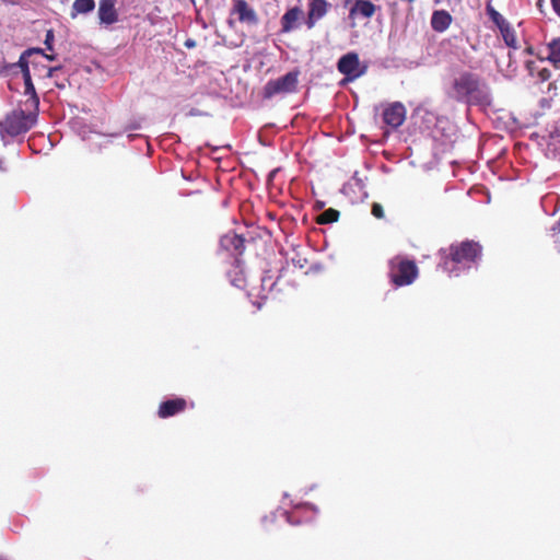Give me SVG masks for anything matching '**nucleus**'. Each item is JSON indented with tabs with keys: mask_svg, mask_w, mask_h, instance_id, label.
<instances>
[{
	"mask_svg": "<svg viewBox=\"0 0 560 560\" xmlns=\"http://www.w3.org/2000/svg\"><path fill=\"white\" fill-rule=\"evenodd\" d=\"M339 211L334 209V208H329L327 210H325L324 212H322L317 219H316V222L318 224H329V223H334V222H337L338 219H339Z\"/></svg>",
	"mask_w": 560,
	"mask_h": 560,
	"instance_id": "5701e85b",
	"label": "nucleus"
},
{
	"mask_svg": "<svg viewBox=\"0 0 560 560\" xmlns=\"http://www.w3.org/2000/svg\"><path fill=\"white\" fill-rule=\"evenodd\" d=\"M52 42H54V32L52 30H48L45 37V45L47 49L52 50Z\"/></svg>",
	"mask_w": 560,
	"mask_h": 560,
	"instance_id": "393cba45",
	"label": "nucleus"
},
{
	"mask_svg": "<svg viewBox=\"0 0 560 560\" xmlns=\"http://www.w3.org/2000/svg\"><path fill=\"white\" fill-rule=\"evenodd\" d=\"M555 13L560 18V0H550Z\"/></svg>",
	"mask_w": 560,
	"mask_h": 560,
	"instance_id": "bb28decb",
	"label": "nucleus"
},
{
	"mask_svg": "<svg viewBox=\"0 0 560 560\" xmlns=\"http://www.w3.org/2000/svg\"><path fill=\"white\" fill-rule=\"evenodd\" d=\"M480 85L479 75L469 71H463L453 80L448 95L457 102L468 103L480 92Z\"/></svg>",
	"mask_w": 560,
	"mask_h": 560,
	"instance_id": "20e7f679",
	"label": "nucleus"
},
{
	"mask_svg": "<svg viewBox=\"0 0 560 560\" xmlns=\"http://www.w3.org/2000/svg\"><path fill=\"white\" fill-rule=\"evenodd\" d=\"M486 11L490 20L495 24L505 45L512 49H517V38L514 27L505 20L490 3L487 4Z\"/></svg>",
	"mask_w": 560,
	"mask_h": 560,
	"instance_id": "0eeeda50",
	"label": "nucleus"
},
{
	"mask_svg": "<svg viewBox=\"0 0 560 560\" xmlns=\"http://www.w3.org/2000/svg\"><path fill=\"white\" fill-rule=\"evenodd\" d=\"M526 52H527V54H529V55H532V54H533V48H532V47H527V48H526Z\"/></svg>",
	"mask_w": 560,
	"mask_h": 560,
	"instance_id": "2f4dec72",
	"label": "nucleus"
},
{
	"mask_svg": "<svg viewBox=\"0 0 560 560\" xmlns=\"http://www.w3.org/2000/svg\"><path fill=\"white\" fill-rule=\"evenodd\" d=\"M34 52H42V49L40 48H30V49L25 50L20 56L18 62L14 63L15 68L19 67L21 69L24 83L32 81L31 73H30V68H28V61H27L26 57H30V56L34 55Z\"/></svg>",
	"mask_w": 560,
	"mask_h": 560,
	"instance_id": "a211bd4d",
	"label": "nucleus"
},
{
	"mask_svg": "<svg viewBox=\"0 0 560 560\" xmlns=\"http://www.w3.org/2000/svg\"><path fill=\"white\" fill-rule=\"evenodd\" d=\"M302 14L303 11L299 7L289 9L281 18L282 32H291L295 27V23Z\"/></svg>",
	"mask_w": 560,
	"mask_h": 560,
	"instance_id": "f3484780",
	"label": "nucleus"
},
{
	"mask_svg": "<svg viewBox=\"0 0 560 560\" xmlns=\"http://www.w3.org/2000/svg\"><path fill=\"white\" fill-rule=\"evenodd\" d=\"M60 68L59 67H49L46 69V77L47 78H52L55 72L58 71Z\"/></svg>",
	"mask_w": 560,
	"mask_h": 560,
	"instance_id": "cd10ccee",
	"label": "nucleus"
},
{
	"mask_svg": "<svg viewBox=\"0 0 560 560\" xmlns=\"http://www.w3.org/2000/svg\"><path fill=\"white\" fill-rule=\"evenodd\" d=\"M387 277L396 288L412 284L419 276V268L413 259L396 255L388 260Z\"/></svg>",
	"mask_w": 560,
	"mask_h": 560,
	"instance_id": "f03ea898",
	"label": "nucleus"
},
{
	"mask_svg": "<svg viewBox=\"0 0 560 560\" xmlns=\"http://www.w3.org/2000/svg\"><path fill=\"white\" fill-rule=\"evenodd\" d=\"M482 256V246L475 241L466 240L450 246L448 255L444 258L443 268L450 273L457 269H469Z\"/></svg>",
	"mask_w": 560,
	"mask_h": 560,
	"instance_id": "f257e3e1",
	"label": "nucleus"
},
{
	"mask_svg": "<svg viewBox=\"0 0 560 560\" xmlns=\"http://www.w3.org/2000/svg\"><path fill=\"white\" fill-rule=\"evenodd\" d=\"M95 1L94 0H74L71 10V18L75 19L78 14H86L94 10Z\"/></svg>",
	"mask_w": 560,
	"mask_h": 560,
	"instance_id": "aec40b11",
	"label": "nucleus"
},
{
	"mask_svg": "<svg viewBox=\"0 0 560 560\" xmlns=\"http://www.w3.org/2000/svg\"><path fill=\"white\" fill-rule=\"evenodd\" d=\"M338 71L346 75L345 81H354L365 74L366 65H361L359 55L357 52H348L340 57L337 62Z\"/></svg>",
	"mask_w": 560,
	"mask_h": 560,
	"instance_id": "423d86ee",
	"label": "nucleus"
},
{
	"mask_svg": "<svg viewBox=\"0 0 560 560\" xmlns=\"http://www.w3.org/2000/svg\"><path fill=\"white\" fill-rule=\"evenodd\" d=\"M228 277L232 285L238 289L247 288V277L244 271L243 262L240 258H234L232 269L228 271Z\"/></svg>",
	"mask_w": 560,
	"mask_h": 560,
	"instance_id": "2eb2a0df",
	"label": "nucleus"
},
{
	"mask_svg": "<svg viewBox=\"0 0 560 560\" xmlns=\"http://www.w3.org/2000/svg\"><path fill=\"white\" fill-rule=\"evenodd\" d=\"M38 109L19 108L10 113L1 124L2 130L11 137L27 132L36 124Z\"/></svg>",
	"mask_w": 560,
	"mask_h": 560,
	"instance_id": "7ed1b4c3",
	"label": "nucleus"
},
{
	"mask_svg": "<svg viewBox=\"0 0 560 560\" xmlns=\"http://www.w3.org/2000/svg\"><path fill=\"white\" fill-rule=\"evenodd\" d=\"M407 109L401 102L387 104L383 109V121L393 129L400 127L406 120Z\"/></svg>",
	"mask_w": 560,
	"mask_h": 560,
	"instance_id": "6e6552de",
	"label": "nucleus"
},
{
	"mask_svg": "<svg viewBox=\"0 0 560 560\" xmlns=\"http://www.w3.org/2000/svg\"><path fill=\"white\" fill-rule=\"evenodd\" d=\"M330 8V3L326 0H310L306 25L313 28L315 23L324 18Z\"/></svg>",
	"mask_w": 560,
	"mask_h": 560,
	"instance_id": "9b49d317",
	"label": "nucleus"
},
{
	"mask_svg": "<svg viewBox=\"0 0 560 560\" xmlns=\"http://www.w3.org/2000/svg\"><path fill=\"white\" fill-rule=\"evenodd\" d=\"M299 70H294L276 80H269L262 90L264 98H271L277 94L295 92L299 83Z\"/></svg>",
	"mask_w": 560,
	"mask_h": 560,
	"instance_id": "39448f33",
	"label": "nucleus"
},
{
	"mask_svg": "<svg viewBox=\"0 0 560 560\" xmlns=\"http://www.w3.org/2000/svg\"><path fill=\"white\" fill-rule=\"evenodd\" d=\"M39 55H43L45 58H47L48 60H55L56 56L55 55H46L44 54L43 51L42 52H38Z\"/></svg>",
	"mask_w": 560,
	"mask_h": 560,
	"instance_id": "c756f323",
	"label": "nucleus"
},
{
	"mask_svg": "<svg viewBox=\"0 0 560 560\" xmlns=\"http://www.w3.org/2000/svg\"><path fill=\"white\" fill-rule=\"evenodd\" d=\"M548 60L556 67H560V37L553 38L548 44Z\"/></svg>",
	"mask_w": 560,
	"mask_h": 560,
	"instance_id": "4be33fe9",
	"label": "nucleus"
},
{
	"mask_svg": "<svg viewBox=\"0 0 560 560\" xmlns=\"http://www.w3.org/2000/svg\"><path fill=\"white\" fill-rule=\"evenodd\" d=\"M220 245L224 250L238 258L245 250V238L233 232L226 233L221 237Z\"/></svg>",
	"mask_w": 560,
	"mask_h": 560,
	"instance_id": "9d476101",
	"label": "nucleus"
},
{
	"mask_svg": "<svg viewBox=\"0 0 560 560\" xmlns=\"http://www.w3.org/2000/svg\"><path fill=\"white\" fill-rule=\"evenodd\" d=\"M232 14H237L238 21L247 24H257L258 18L253 8L245 0H234Z\"/></svg>",
	"mask_w": 560,
	"mask_h": 560,
	"instance_id": "4468645a",
	"label": "nucleus"
},
{
	"mask_svg": "<svg viewBox=\"0 0 560 560\" xmlns=\"http://www.w3.org/2000/svg\"><path fill=\"white\" fill-rule=\"evenodd\" d=\"M116 3L117 0H100L97 13L101 24L112 25L118 21Z\"/></svg>",
	"mask_w": 560,
	"mask_h": 560,
	"instance_id": "ddd939ff",
	"label": "nucleus"
},
{
	"mask_svg": "<svg viewBox=\"0 0 560 560\" xmlns=\"http://www.w3.org/2000/svg\"><path fill=\"white\" fill-rule=\"evenodd\" d=\"M187 407V401L184 398L177 397L162 401L159 406L158 416L162 419L173 417L183 412Z\"/></svg>",
	"mask_w": 560,
	"mask_h": 560,
	"instance_id": "f8f14e48",
	"label": "nucleus"
},
{
	"mask_svg": "<svg viewBox=\"0 0 560 560\" xmlns=\"http://www.w3.org/2000/svg\"><path fill=\"white\" fill-rule=\"evenodd\" d=\"M24 85H25L24 94L28 97L26 101L23 102V106L26 108L38 109L39 108V97L36 93L33 81L26 82V83H24Z\"/></svg>",
	"mask_w": 560,
	"mask_h": 560,
	"instance_id": "6ab92c4d",
	"label": "nucleus"
},
{
	"mask_svg": "<svg viewBox=\"0 0 560 560\" xmlns=\"http://www.w3.org/2000/svg\"><path fill=\"white\" fill-rule=\"evenodd\" d=\"M371 212H372V214H373L376 219H384V217H385L384 209H383L382 205H381V203H377V202H374V203L372 205Z\"/></svg>",
	"mask_w": 560,
	"mask_h": 560,
	"instance_id": "b1692460",
	"label": "nucleus"
},
{
	"mask_svg": "<svg viewBox=\"0 0 560 560\" xmlns=\"http://www.w3.org/2000/svg\"><path fill=\"white\" fill-rule=\"evenodd\" d=\"M453 22V16L446 10H436L431 16V27L438 33L445 32Z\"/></svg>",
	"mask_w": 560,
	"mask_h": 560,
	"instance_id": "dca6fc26",
	"label": "nucleus"
},
{
	"mask_svg": "<svg viewBox=\"0 0 560 560\" xmlns=\"http://www.w3.org/2000/svg\"><path fill=\"white\" fill-rule=\"evenodd\" d=\"M555 244H556V248H557L558 253L560 254V240H556Z\"/></svg>",
	"mask_w": 560,
	"mask_h": 560,
	"instance_id": "7c9ffc66",
	"label": "nucleus"
},
{
	"mask_svg": "<svg viewBox=\"0 0 560 560\" xmlns=\"http://www.w3.org/2000/svg\"><path fill=\"white\" fill-rule=\"evenodd\" d=\"M185 46L188 48H191L195 46V42L192 39H188L185 42Z\"/></svg>",
	"mask_w": 560,
	"mask_h": 560,
	"instance_id": "c85d7f7f",
	"label": "nucleus"
},
{
	"mask_svg": "<svg viewBox=\"0 0 560 560\" xmlns=\"http://www.w3.org/2000/svg\"><path fill=\"white\" fill-rule=\"evenodd\" d=\"M348 3H352L349 10V19L352 21L358 18L371 19L380 9L371 0H346Z\"/></svg>",
	"mask_w": 560,
	"mask_h": 560,
	"instance_id": "1a4fd4ad",
	"label": "nucleus"
},
{
	"mask_svg": "<svg viewBox=\"0 0 560 560\" xmlns=\"http://www.w3.org/2000/svg\"><path fill=\"white\" fill-rule=\"evenodd\" d=\"M284 270H281L279 277L277 280H272V276H270L268 272L265 273L261 277V290L262 292L272 293L273 291H280L281 289H278V285L281 282V279L283 278Z\"/></svg>",
	"mask_w": 560,
	"mask_h": 560,
	"instance_id": "412c9836",
	"label": "nucleus"
},
{
	"mask_svg": "<svg viewBox=\"0 0 560 560\" xmlns=\"http://www.w3.org/2000/svg\"><path fill=\"white\" fill-rule=\"evenodd\" d=\"M15 69V65L5 63V61L2 59L0 60V74H4L10 70Z\"/></svg>",
	"mask_w": 560,
	"mask_h": 560,
	"instance_id": "a878e982",
	"label": "nucleus"
}]
</instances>
